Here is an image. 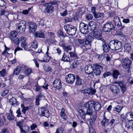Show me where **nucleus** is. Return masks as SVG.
Segmentation results:
<instances>
[{
    "label": "nucleus",
    "mask_w": 133,
    "mask_h": 133,
    "mask_svg": "<svg viewBox=\"0 0 133 133\" xmlns=\"http://www.w3.org/2000/svg\"><path fill=\"white\" fill-rule=\"evenodd\" d=\"M58 1H54L50 3H45L44 5L46 8L44 10V12L45 13H52L53 12L54 9L53 6H52L57 4L58 6Z\"/></svg>",
    "instance_id": "obj_1"
},
{
    "label": "nucleus",
    "mask_w": 133,
    "mask_h": 133,
    "mask_svg": "<svg viewBox=\"0 0 133 133\" xmlns=\"http://www.w3.org/2000/svg\"><path fill=\"white\" fill-rule=\"evenodd\" d=\"M110 90L115 97L119 98L122 96L120 89L118 85L116 84L111 85L110 87Z\"/></svg>",
    "instance_id": "obj_2"
},
{
    "label": "nucleus",
    "mask_w": 133,
    "mask_h": 133,
    "mask_svg": "<svg viewBox=\"0 0 133 133\" xmlns=\"http://www.w3.org/2000/svg\"><path fill=\"white\" fill-rule=\"evenodd\" d=\"M94 70L93 72H94L95 75H99L101 74V70L100 68L102 70L105 71L107 68L105 67L104 65L103 64H95L93 65Z\"/></svg>",
    "instance_id": "obj_3"
},
{
    "label": "nucleus",
    "mask_w": 133,
    "mask_h": 133,
    "mask_svg": "<svg viewBox=\"0 0 133 133\" xmlns=\"http://www.w3.org/2000/svg\"><path fill=\"white\" fill-rule=\"evenodd\" d=\"M115 29V27L114 24L111 22L105 24L103 26V31L109 33Z\"/></svg>",
    "instance_id": "obj_4"
},
{
    "label": "nucleus",
    "mask_w": 133,
    "mask_h": 133,
    "mask_svg": "<svg viewBox=\"0 0 133 133\" xmlns=\"http://www.w3.org/2000/svg\"><path fill=\"white\" fill-rule=\"evenodd\" d=\"M64 28L67 34L69 35L73 36L76 33V29L72 25L67 24L64 26Z\"/></svg>",
    "instance_id": "obj_5"
},
{
    "label": "nucleus",
    "mask_w": 133,
    "mask_h": 133,
    "mask_svg": "<svg viewBox=\"0 0 133 133\" xmlns=\"http://www.w3.org/2000/svg\"><path fill=\"white\" fill-rule=\"evenodd\" d=\"M94 67H92L91 65H88L85 68V72L88 75V76L91 78H93L94 77L93 71Z\"/></svg>",
    "instance_id": "obj_6"
},
{
    "label": "nucleus",
    "mask_w": 133,
    "mask_h": 133,
    "mask_svg": "<svg viewBox=\"0 0 133 133\" xmlns=\"http://www.w3.org/2000/svg\"><path fill=\"white\" fill-rule=\"evenodd\" d=\"M131 64V60L128 58H124L122 59L123 67L128 71H129Z\"/></svg>",
    "instance_id": "obj_7"
},
{
    "label": "nucleus",
    "mask_w": 133,
    "mask_h": 133,
    "mask_svg": "<svg viewBox=\"0 0 133 133\" xmlns=\"http://www.w3.org/2000/svg\"><path fill=\"white\" fill-rule=\"evenodd\" d=\"M88 106L93 107L94 109L96 111H99L101 109V104L98 102H95L93 101H89Z\"/></svg>",
    "instance_id": "obj_8"
},
{
    "label": "nucleus",
    "mask_w": 133,
    "mask_h": 133,
    "mask_svg": "<svg viewBox=\"0 0 133 133\" xmlns=\"http://www.w3.org/2000/svg\"><path fill=\"white\" fill-rule=\"evenodd\" d=\"M79 29L80 31L83 34H86L88 32V25L84 23L80 24Z\"/></svg>",
    "instance_id": "obj_9"
},
{
    "label": "nucleus",
    "mask_w": 133,
    "mask_h": 133,
    "mask_svg": "<svg viewBox=\"0 0 133 133\" xmlns=\"http://www.w3.org/2000/svg\"><path fill=\"white\" fill-rule=\"evenodd\" d=\"M115 83L118 84V86L120 87L121 92L124 94L127 90L126 84L123 81H116L115 82Z\"/></svg>",
    "instance_id": "obj_10"
},
{
    "label": "nucleus",
    "mask_w": 133,
    "mask_h": 133,
    "mask_svg": "<svg viewBox=\"0 0 133 133\" xmlns=\"http://www.w3.org/2000/svg\"><path fill=\"white\" fill-rule=\"evenodd\" d=\"M75 79V76L71 74H69L66 76V81L69 84H72L74 83Z\"/></svg>",
    "instance_id": "obj_11"
},
{
    "label": "nucleus",
    "mask_w": 133,
    "mask_h": 133,
    "mask_svg": "<svg viewBox=\"0 0 133 133\" xmlns=\"http://www.w3.org/2000/svg\"><path fill=\"white\" fill-rule=\"evenodd\" d=\"M18 34L17 32L15 31H11L10 34V38L15 43L17 44L19 41L18 39L16 37Z\"/></svg>",
    "instance_id": "obj_12"
},
{
    "label": "nucleus",
    "mask_w": 133,
    "mask_h": 133,
    "mask_svg": "<svg viewBox=\"0 0 133 133\" xmlns=\"http://www.w3.org/2000/svg\"><path fill=\"white\" fill-rule=\"evenodd\" d=\"M90 34L94 39V37L101 40L102 33L100 31H92Z\"/></svg>",
    "instance_id": "obj_13"
},
{
    "label": "nucleus",
    "mask_w": 133,
    "mask_h": 133,
    "mask_svg": "<svg viewBox=\"0 0 133 133\" xmlns=\"http://www.w3.org/2000/svg\"><path fill=\"white\" fill-rule=\"evenodd\" d=\"M100 39L102 42V47L104 52H108L110 49L109 46V43L108 45V43L105 42V40L103 38H101Z\"/></svg>",
    "instance_id": "obj_14"
},
{
    "label": "nucleus",
    "mask_w": 133,
    "mask_h": 133,
    "mask_svg": "<svg viewBox=\"0 0 133 133\" xmlns=\"http://www.w3.org/2000/svg\"><path fill=\"white\" fill-rule=\"evenodd\" d=\"M59 45L63 47V49L67 52L69 50L71 51L72 49V46L71 45H68L65 43V41L60 42Z\"/></svg>",
    "instance_id": "obj_15"
},
{
    "label": "nucleus",
    "mask_w": 133,
    "mask_h": 133,
    "mask_svg": "<svg viewBox=\"0 0 133 133\" xmlns=\"http://www.w3.org/2000/svg\"><path fill=\"white\" fill-rule=\"evenodd\" d=\"M19 41V42L17 44H19L21 42V46L24 48V49L27 50V48L26 47L27 46V44L25 42L26 39L23 36H22L20 37L19 39H18Z\"/></svg>",
    "instance_id": "obj_16"
},
{
    "label": "nucleus",
    "mask_w": 133,
    "mask_h": 133,
    "mask_svg": "<svg viewBox=\"0 0 133 133\" xmlns=\"http://www.w3.org/2000/svg\"><path fill=\"white\" fill-rule=\"evenodd\" d=\"M41 113L40 114L41 116H44L47 118L49 116V110L46 108L42 107L41 109Z\"/></svg>",
    "instance_id": "obj_17"
},
{
    "label": "nucleus",
    "mask_w": 133,
    "mask_h": 133,
    "mask_svg": "<svg viewBox=\"0 0 133 133\" xmlns=\"http://www.w3.org/2000/svg\"><path fill=\"white\" fill-rule=\"evenodd\" d=\"M89 101L87 102L85 105V107L87 108L86 114L87 115H91L92 114V109L91 108H92L91 106H88L89 105Z\"/></svg>",
    "instance_id": "obj_18"
},
{
    "label": "nucleus",
    "mask_w": 133,
    "mask_h": 133,
    "mask_svg": "<svg viewBox=\"0 0 133 133\" xmlns=\"http://www.w3.org/2000/svg\"><path fill=\"white\" fill-rule=\"evenodd\" d=\"M21 69V66H17L16 68L14 70L13 73L9 76V78H12L15 75H18L19 74Z\"/></svg>",
    "instance_id": "obj_19"
},
{
    "label": "nucleus",
    "mask_w": 133,
    "mask_h": 133,
    "mask_svg": "<svg viewBox=\"0 0 133 133\" xmlns=\"http://www.w3.org/2000/svg\"><path fill=\"white\" fill-rule=\"evenodd\" d=\"M110 48L113 51L116 50V40H113L110 41L109 43Z\"/></svg>",
    "instance_id": "obj_20"
},
{
    "label": "nucleus",
    "mask_w": 133,
    "mask_h": 133,
    "mask_svg": "<svg viewBox=\"0 0 133 133\" xmlns=\"http://www.w3.org/2000/svg\"><path fill=\"white\" fill-rule=\"evenodd\" d=\"M28 25L29 31L30 32H33L36 30L37 26L35 23L31 22L28 23Z\"/></svg>",
    "instance_id": "obj_21"
},
{
    "label": "nucleus",
    "mask_w": 133,
    "mask_h": 133,
    "mask_svg": "<svg viewBox=\"0 0 133 133\" xmlns=\"http://www.w3.org/2000/svg\"><path fill=\"white\" fill-rule=\"evenodd\" d=\"M49 49V46L47 47V51L46 52V55H45L44 57L43 58V60L41 61L42 62H48L50 59V57L49 55L48 51Z\"/></svg>",
    "instance_id": "obj_22"
},
{
    "label": "nucleus",
    "mask_w": 133,
    "mask_h": 133,
    "mask_svg": "<svg viewBox=\"0 0 133 133\" xmlns=\"http://www.w3.org/2000/svg\"><path fill=\"white\" fill-rule=\"evenodd\" d=\"M109 119H107L105 115H103V119L101 121V124L103 127H105L109 125Z\"/></svg>",
    "instance_id": "obj_23"
},
{
    "label": "nucleus",
    "mask_w": 133,
    "mask_h": 133,
    "mask_svg": "<svg viewBox=\"0 0 133 133\" xmlns=\"http://www.w3.org/2000/svg\"><path fill=\"white\" fill-rule=\"evenodd\" d=\"M79 46L84 50L86 49L85 40L84 39H78L77 40Z\"/></svg>",
    "instance_id": "obj_24"
},
{
    "label": "nucleus",
    "mask_w": 133,
    "mask_h": 133,
    "mask_svg": "<svg viewBox=\"0 0 133 133\" xmlns=\"http://www.w3.org/2000/svg\"><path fill=\"white\" fill-rule=\"evenodd\" d=\"M93 39L89 34V35L86 38L85 40V45H89L90 46L92 41L93 40Z\"/></svg>",
    "instance_id": "obj_25"
},
{
    "label": "nucleus",
    "mask_w": 133,
    "mask_h": 133,
    "mask_svg": "<svg viewBox=\"0 0 133 133\" xmlns=\"http://www.w3.org/2000/svg\"><path fill=\"white\" fill-rule=\"evenodd\" d=\"M125 117L129 121H133V112L129 111L127 112L125 114Z\"/></svg>",
    "instance_id": "obj_26"
},
{
    "label": "nucleus",
    "mask_w": 133,
    "mask_h": 133,
    "mask_svg": "<svg viewBox=\"0 0 133 133\" xmlns=\"http://www.w3.org/2000/svg\"><path fill=\"white\" fill-rule=\"evenodd\" d=\"M114 21L115 25V26H117L118 27H120L122 25L120 19L118 17L116 16L114 18Z\"/></svg>",
    "instance_id": "obj_27"
},
{
    "label": "nucleus",
    "mask_w": 133,
    "mask_h": 133,
    "mask_svg": "<svg viewBox=\"0 0 133 133\" xmlns=\"http://www.w3.org/2000/svg\"><path fill=\"white\" fill-rule=\"evenodd\" d=\"M76 81L75 83V85L76 86H80L82 85L83 83V80L81 78L78 76H76Z\"/></svg>",
    "instance_id": "obj_28"
},
{
    "label": "nucleus",
    "mask_w": 133,
    "mask_h": 133,
    "mask_svg": "<svg viewBox=\"0 0 133 133\" xmlns=\"http://www.w3.org/2000/svg\"><path fill=\"white\" fill-rule=\"evenodd\" d=\"M112 75L114 79H117L118 78V76L121 75V74L119 70L115 69L112 71Z\"/></svg>",
    "instance_id": "obj_29"
},
{
    "label": "nucleus",
    "mask_w": 133,
    "mask_h": 133,
    "mask_svg": "<svg viewBox=\"0 0 133 133\" xmlns=\"http://www.w3.org/2000/svg\"><path fill=\"white\" fill-rule=\"evenodd\" d=\"M121 120L122 121L121 123L122 126H124L125 129H128L130 128V126L129 124L127 125L126 123L125 122L126 119L125 118L123 117L121 118Z\"/></svg>",
    "instance_id": "obj_30"
},
{
    "label": "nucleus",
    "mask_w": 133,
    "mask_h": 133,
    "mask_svg": "<svg viewBox=\"0 0 133 133\" xmlns=\"http://www.w3.org/2000/svg\"><path fill=\"white\" fill-rule=\"evenodd\" d=\"M35 37L44 38L45 37V35L42 31H37L35 33Z\"/></svg>",
    "instance_id": "obj_31"
},
{
    "label": "nucleus",
    "mask_w": 133,
    "mask_h": 133,
    "mask_svg": "<svg viewBox=\"0 0 133 133\" xmlns=\"http://www.w3.org/2000/svg\"><path fill=\"white\" fill-rule=\"evenodd\" d=\"M9 103L12 105L16 106L18 104V102L16 99L14 97H12L9 100Z\"/></svg>",
    "instance_id": "obj_32"
},
{
    "label": "nucleus",
    "mask_w": 133,
    "mask_h": 133,
    "mask_svg": "<svg viewBox=\"0 0 133 133\" xmlns=\"http://www.w3.org/2000/svg\"><path fill=\"white\" fill-rule=\"evenodd\" d=\"M9 113L7 114H6L7 118V119L10 120H14L15 117L12 114V111L11 110H10Z\"/></svg>",
    "instance_id": "obj_33"
},
{
    "label": "nucleus",
    "mask_w": 133,
    "mask_h": 133,
    "mask_svg": "<svg viewBox=\"0 0 133 133\" xmlns=\"http://www.w3.org/2000/svg\"><path fill=\"white\" fill-rule=\"evenodd\" d=\"M95 18H103L104 17V14L103 13H99L96 12L93 14Z\"/></svg>",
    "instance_id": "obj_34"
},
{
    "label": "nucleus",
    "mask_w": 133,
    "mask_h": 133,
    "mask_svg": "<svg viewBox=\"0 0 133 133\" xmlns=\"http://www.w3.org/2000/svg\"><path fill=\"white\" fill-rule=\"evenodd\" d=\"M78 112L80 116L84 120L85 119V116L86 114V113L83 110L79 109L78 111Z\"/></svg>",
    "instance_id": "obj_35"
},
{
    "label": "nucleus",
    "mask_w": 133,
    "mask_h": 133,
    "mask_svg": "<svg viewBox=\"0 0 133 133\" xmlns=\"http://www.w3.org/2000/svg\"><path fill=\"white\" fill-rule=\"evenodd\" d=\"M24 129L22 127L20 129L21 132L22 133H27L29 131V127L27 125L24 126Z\"/></svg>",
    "instance_id": "obj_36"
},
{
    "label": "nucleus",
    "mask_w": 133,
    "mask_h": 133,
    "mask_svg": "<svg viewBox=\"0 0 133 133\" xmlns=\"http://www.w3.org/2000/svg\"><path fill=\"white\" fill-rule=\"evenodd\" d=\"M59 37L60 39V42L64 41V38L65 37V36L63 32L61 30L60 31V33L59 34Z\"/></svg>",
    "instance_id": "obj_37"
},
{
    "label": "nucleus",
    "mask_w": 133,
    "mask_h": 133,
    "mask_svg": "<svg viewBox=\"0 0 133 133\" xmlns=\"http://www.w3.org/2000/svg\"><path fill=\"white\" fill-rule=\"evenodd\" d=\"M26 28L22 27L21 26L18 25L17 30L20 34H22L25 31Z\"/></svg>",
    "instance_id": "obj_38"
},
{
    "label": "nucleus",
    "mask_w": 133,
    "mask_h": 133,
    "mask_svg": "<svg viewBox=\"0 0 133 133\" xmlns=\"http://www.w3.org/2000/svg\"><path fill=\"white\" fill-rule=\"evenodd\" d=\"M58 79H56L53 82V86L54 88V91H56L58 89Z\"/></svg>",
    "instance_id": "obj_39"
},
{
    "label": "nucleus",
    "mask_w": 133,
    "mask_h": 133,
    "mask_svg": "<svg viewBox=\"0 0 133 133\" xmlns=\"http://www.w3.org/2000/svg\"><path fill=\"white\" fill-rule=\"evenodd\" d=\"M116 50L121 49L122 47V44L121 42L116 40Z\"/></svg>",
    "instance_id": "obj_40"
},
{
    "label": "nucleus",
    "mask_w": 133,
    "mask_h": 133,
    "mask_svg": "<svg viewBox=\"0 0 133 133\" xmlns=\"http://www.w3.org/2000/svg\"><path fill=\"white\" fill-rule=\"evenodd\" d=\"M124 48L125 50L127 51H130L131 50V47L130 44L128 43H126L124 46Z\"/></svg>",
    "instance_id": "obj_41"
},
{
    "label": "nucleus",
    "mask_w": 133,
    "mask_h": 133,
    "mask_svg": "<svg viewBox=\"0 0 133 133\" xmlns=\"http://www.w3.org/2000/svg\"><path fill=\"white\" fill-rule=\"evenodd\" d=\"M70 60V57L69 56H67L65 53H64L61 59V61L68 62Z\"/></svg>",
    "instance_id": "obj_42"
},
{
    "label": "nucleus",
    "mask_w": 133,
    "mask_h": 133,
    "mask_svg": "<svg viewBox=\"0 0 133 133\" xmlns=\"http://www.w3.org/2000/svg\"><path fill=\"white\" fill-rule=\"evenodd\" d=\"M61 117L64 119H65L66 118V116L65 112L64 109L63 108L62 109L61 112L60 114Z\"/></svg>",
    "instance_id": "obj_43"
},
{
    "label": "nucleus",
    "mask_w": 133,
    "mask_h": 133,
    "mask_svg": "<svg viewBox=\"0 0 133 133\" xmlns=\"http://www.w3.org/2000/svg\"><path fill=\"white\" fill-rule=\"evenodd\" d=\"M70 55V57L71 58H74V59L77 58V55L75 52H71L69 53Z\"/></svg>",
    "instance_id": "obj_44"
},
{
    "label": "nucleus",
    "mask_w": 133,
    "mask_h": 133,
    "mask_svg": "<svg viewBox=\"0 0 133 133\" xmlns=\"http://www.w3.org/2000/svg\"><path fill=\"white\" fill-rule=\"evenodd\" d=\"M90 25V26L91 29L93 30L96 28V23L94 22H90L89 23Z\"/></svg>",
    "instance_id": "obj_45"
},
{
    "label": "nucleus",
    "mask_w": 133,
    "mask_h": 133,
    "mask_svg": "<svg viewBox=\"0 0 133 133\" xmlns=\"http://www.w3.org/2000/svg\"><path fill=\"white\" fill-rule=\"evenodd\" d=\"M21 107L22 108V111L24 114H25L26 111L28 110L29 109L28 107H25L23 104H21Z\"/></svg>",
    "instance_id": "obj_46"
},
{
    "label": "nucleus",
    "mask_w": 133,
    "mask_h": 133,
    "mask_svg": "<svg viewBox=\"0 0 133 133\" xmlns=\"http://www.w3.org/2000/svg\"><path fill=\"white\" fill-rule=\"evenodd\" d=\"M42 95H38L36 96V104L37 105H39V101L41 100L42 97Z\"/></svg>",
    "instance_id": "obj_47"
},
{
    "label": "nucleus",
    "mask_w": 133,
    "mask_h": 133,
    "mask_svg": "<svg viewBox=\"0 0 133 133\" xmlns=\"http://www.w3.org/2000/svg\"><path fill=\"white\" fill-rule=\"evenodd\" d=\"M38 46L37 42L36 41H35L32 43L30 46H31V47L35 49L37 48Z\"/></svg>",
    "instance_id": "obj_48"
},
{
    "label": "nucleus",
    "mask_w": 133,
    "mask_h": 133,
    "mask_svg": "<svg viewBox=\"0 0 133 133\" xmlns=\"http://www.w3.org/2000/svg\"><path fill=\"white\" fill-rule=\"evenodd\" d=\"M9 91V90L8 89H5L1 93L2 96H6L8 94Z\"/></svg>",
    "instance_id": "obj_49"
},
{
    "label": "nucleus",
    "mask_w": 133,
    "mask_h": 133,
    "mask_svg": "<svg viewBox=\"0 0 133 133\" xmlns=\"http://www.w3.org/2000/svg\"><path fill=\"white\" fill-rule=\"evenodd\" d=\"M6 75V73L5 70L3 69L0 71V75L1 77H4Z\"/></svg>",
    "instance_id": "obj_50"
},
{
    "label": "nucleus",
    "mask_w": 133,
    "mask_h": 133,
    "mask_svg": "<svg viewBox=\"0 0 133 133\" xmlns=\"http://www.w3.org/2000/svg\"><path fill=\"white\" fill-rule=\"evenodd\" d=\"M79 63L76 61L74 62L71 65V67L72 69H74L76 68L78 65Z\"/></svg>",
    "instance_id": "obj_51"
},
{
    "label": "nucleus",
    "mask_w": 133,
    "mask_h": 133,
    "mask_svg": "<svg viewBox=\"0 0 133 133\" xmlns=\"http://www.w3.org/2000/svg\"><path fill=\"white\" fill-rule=\"evenodd\" d=\"M122 108V106L118 105L115 108H113V110L119 112L121 110Z\"/></svg>",
    "instance_id": "obj_52"
},
{
    "label": "nucleus",
    "mask_w": 133,
    "mask_h": 133,
    "mask_svg": "<svg viewBox=\"0 0 133 133\" xmlns=\"http://www.w3.org/2000/svg\"><path fill=\"white\" fill-rule=\"evenodd\" d=\"M18 25L19 26H21L22 27H26V22L24 21H21L20 22Z\"/></svg>",
    "instance_id": "obj_53"
},
{
    "label": "nucleus",
    "mask_w": 133,
    "mask_h": 133,
    "mask_svg": "<svg viewBox=\"0 0 133 133\" xmlns=\"http://www.w3.org/2000/svg\"><path fill=\"white\" fill-rule=\"evenodd\" d=\"M32 71V69L31 68H28L26 69L24 71V73L26 75H29Z\"/></svg>",
    "instance_id": "obj_54"
},
{
    "label": "nucleus",
    "mask_w": 133,
    "mask_h": 133,
    "mask_svg": "<svg viewBox=\"0 0 133 133\" xmlns=\"http://www.w3.org/2000/svg\"><path fill=\"white\" fill-rule=\"evenodd\" d=\"M23 120H22L21 121L18 122L17 123V125L20 128H21L23 127L22 126L23 123Z\"/></svg>",
    "instance_id": "obj_55"
},
{
    "label": "nucleus",
    "mask_w": 133,
    "mask_h": 133,
    "mask_svg": "<svg viewBox=\"0 0 133 133\" xmlns=\"http://www.w3.org/2000/svg\"><path fill=\"white\" fill-rule=\"evenodd\" d=\"M111 72H110L108 71L104 73L103 75V76L104 78H105L108 76H111Z\"/></svg>",
    "instance_id": "obj_56"
},
{
    "label": "nucleus",
    "mask_w": 133,
    "mask_h": 133,
    "mask_svg": "<svg viewBox=\"0 0 133 133\" xmlns=\"http://www.w3.org/2000/svg\"><path fill=\"white\" fill-rule=\"evenodd\" d=\"M43 68L44 69L46 72L49 71L51 70V69L50 66H48L46 67L45 65H43Z\"/></svg>",
    "instance_id": "obj_57"
},
{
    "label": "nucleus",
    "mask_w": 133,
    "mask_h": 133,
    "mask_svg": "<svg viewBox=\"0 0 133 133\" xmlns=\"http://www.w3.org/2000/svg\"><path fill=\"white\" fill-rule=\"evenodd\" d=\"M90 88L85 89L84 90H82V92L88 94L89 95H90Z\"/></svg>",
    "instance_id": "obj_58"
},
{
    "label": "nucleus",
    "mask_w": 133,
    "mask_h": 133,
    "mask_svg": "<svg viewBox=\"0 0 133 133\" xmlns=\"http://www.w3.org/2000/svg\"><path fill=\"white\" fill-rule=\"evenodd\" d=\"M86 19L88 20H91L93 18L92 15L89 14H87L86 17Z\"/></svg>",
    "instance_id": "obj_59"
},
{
    "label": "nucleus",
    "mask_w": 133,
    "mask_h": 133,
    "mask_svg": "<svg viewBox=\"0 0 133 133\" xmlns=\"http://www.w3.org/2000/svg\"><path fill=\"white\" fill-rule=\"evenodd\" d=\"M96 119V118H95L91 117V118L89 119V122L90 124L91 125H93L94 124L95 122Z\"/></svg>",
    "instance_id": "obj_60"
},
{
    "label": "nucleus",
    "mask_w": 133,
    "mask_h": 133,
    "mask_svg": "<svg viewBox=\"0 0 133 133\" xmlns=\"http://www.w3.org/2000/svg\"><path fill=\"white\" fill-rule=\"evenodd\" d=\"M97 111L95 110L93 112H92V114L91 115H92L91 117L96 118L97 116Z\"/></svg>",
    "instance_id": "obj_61"
},
{
    "label": "nucleus",
    "mask_w": 133,
    "mask_h": 133,
    "mask_svg": "<svg viewBox=\"0 0 133 133\" xmlns=\"http://www.w3.org/2000/svg\"><path fill=\"white\" fill-rule=\"evenodd\" d=\"M6 4V3L3 0H0V6H5Z\"/></svg>",
    "instance_id": "obj_62"
},
{
    "label": "nucleus",
    "mask_w": 133,
    "mask_h": 133,
    "mask_svg": "<svg viewBox=\"0 0 133 133\" xmlns=\"http://www.w3.org/2000/svg\"><path fill=\"white\" fill-rule=\"evenodd\" d=\"M97 8L96 6H92L91 7V11L93 14L96 12L95 11Z\"/></svg>",
    "instance_id": "obj_63"
},
{
    "label": "nucleus",
    "mask_w": 133,
    "mask_h": 133,
    "mask_svg": "<svg viewBox=\"0 0 133 133\" xmlns=\"http://www.w3.org/2000/svg\"><path fill=\"white\" fill-rule=\"evenodd\" d=\"M37 127V125L36 123L33 124L30 126L31 129V130H33L35 129Z\"/></svg>",
    "instance_id": "obj_64"
}]
</instances>
